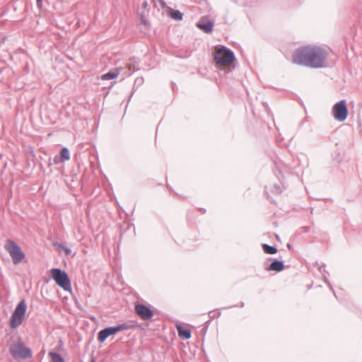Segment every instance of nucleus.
Instances as JSON below:
<instances>
[{"mask_svg":"<svg viewBox=\"0 0 362 362\" xmlns=\"http://www.w3.org/2000/svg\"><path fill=\"white\" fill-rule=\"evenodd\" d=\"M197 26L201 30H204L205 33H209L213 30L214 24L213 23L209 22H199L197 24Z\"/></svg>","mask_w":362,"mask_h":362,"instance_id":"nucleus-11","label":"nucleus"},{"mask_svg":"<svg viewBox=\"0 0 362 362\" xmlns=\"http://www.w3.org/2000/svg\"><path fill=\"white\" fill-rule=\"evenodd\" d=\"M125 328L126 326L124 325H119L116 327H110L105 328L99 332L98 335V339L101 343L104 342L108 337L114 335L116 333L124 329Z\"/></svg>","mask_w":362,"mask_h":362,"instance_id":"nucleus-8","label":"nucleus"},{"mask_svg":"<svg viewBox=\"0 0 362 362\" xmlns=\"http://www.w3.org/2000/svg\"><path fill=\"white\" fill-rule=\"evenodd\" d=\"M177 331L180 337L185 339H189L191 337V332L189 329H182L180 326H177Z\"/></svg>","mask_w":362,"mask_h":362,"instance_id":"nucleus-15","label":"nucleus"},{"mask_svg":"<svg viewBox=\"0 0 362 362\" xmlns=\"http://www.w3.org/2000/svg\"><path fill=\"white\" fill-rule=\"evenodd\" d=\"M135 310L136 313L144 320H149L153 316L152 311L144 305H136Z\"/></svg>","mask_w":362,"mask_h":362,"instance_id":"nucleus-9","label":"nucleus"},{"mask_svg":"<svg viewBox=\"0 0 362 362\" xmlns=\"http://www.w3.org/2000/svg\"><path fill=\"white\" fill-rule=\"evenodd\" d=\"M69 159L70 155L69 149L64 147L62 149L60 155L54 156L53 161L54 164H59L65 160H69Z\"/></svg>","mask_w":362,"mask_h":362,"instance_id":"nucleus-10","label":"nucleus"},{"mask_svg":"<svg viewBox=\"0 0 362 362\" xmlns=\"http://www.w3.org/2000/svg\"><path fill=\"white\" fill-rule=\"evenodd\" d=\"M52 279L56 284L64 291H71V286L67 274L60 269L54 268L50 271Z\"/></svg>","mask_w":362,"mask_h":362,"instance_id":"nucleus-6","label":"nucleus"},{"mask_svg":"<svg viewBox=\"0 0 362 362\" xmlns=\"http://www.w3.org/2000/svg\"><path fill=\"white\" fill-rule=\"evenodd\" d=\"M142 7H143L144 8L146 9V8H147V7H148V3H147L146 1H144V2L142 3Z\"/></svg>","mask_w":362,"mask_h":362,"instance_id":"nucleus-23","label":"nucleus"},{"mask_svg":"<svg viewBox=\"0 0 362 362\" xmlns=\"http://www.w3.org/2000/svg\"><path fill=\"white\" fill-rule=\"evenodd\" d=\"M37 1V5L39 8L42 7V0H36Z\"/></svg>","mask_w":362,"mask_h":362,"instance_id":"nucleus-21","label":"nucleus"},{"mask_svg":"<svg viewBox=\"0 0 362 362\" xmlns=\"http://www.w3.org/2000/svg\"><path fill=\"white\" fill-rule=\"evenodd\" d=\"M63 348V342L62 340L59 341L58 350H61Z\"/></svg>","mask_w":362,"mask_h":362,"instance_id":"nucleus-22","label":"nucleus"},{"mask_svg":"<svg viewBox=\"0 0 362 362\" xmlns=\"http://www.w3.org/2000/svg\"><path fill=\"white\" fill-rule=\"evenodd\" d=\"M141 20L144 24H147V21L145 19V17L143 14L141 15Z\"/></svg>","mask_w":362,"mask_h":362,"instance_id":"nucleus-20","label":"nucleus"},{"mask_svg":"<svg viewBox=\"0 0 362 362\" xmlns=\"http://www.w3.org/2000/svg\"><path fill=\"white\" fill-rule=\"evenodd\" d=\"M119 74V70L118 69H115L112 70H110L108 73L103 74L101 76V78L103 80H111L113 78H115L118 76Z\"/></svg>","mask_w":362,"mask_h":362,"instance_id":"nucleus-13","label":"nucleus"},{"mask_svg":"<svg viewBox=\"0 0 362 362\" xmlns=\"http://www.w3.org/2000/svg\"><path fill=\"white\" fill-rule=\"evenodd\" d=\"M158 4L160 6L161 8H165L166 4L163 0H158Z\"/></svg>","mask_w":362,"mask_h":362,"instance_id":"nucleus-19","label":"nucleus"},{"mask_svg":"<svg viewBox=\"0 0 362 362\" xmlns=\"http://www.w3.org/2000/svg\"><path fill=\"white\" fill-rule=\"evenodd\" d=\"M348 107L345 100L336 103L332 108L333 117L339 122H344L348 117Z\"/></svg>","mask_w":362,"mask_h":362,"instance_id":"nucleus-7","label":"nucleus"},{"mask_svg":"<svg viewBox=\"0 0 362 362\" xmlns=\"http://www.w3.org/2000/svg\"><path fill=\"white\" fill-rule=\"evenodd\" d=\"M27 310V304L25 300H21L15 308L13 313L10 326L11 328H17L19 327L25 319V312Z\"/></svg>","mask_w":362,"mask_h":362,"instance_id":"nucleus-5","label":"nucleus"},{"mask_svg":"<svg viewBox=\"0 0 362 362\" xmlns=\"http://www.w3.org/2000/svg\"><path fill=\"white\" fill-rule=\"evenodd\" d=\"M214 61L220 66L230 65L235 59L233 52L224 46H218L215 48Z\"/></svg>","mask_w":362,"mask_h":362,"instance_id":"nucleus-2","label":"nucleus"},{"mask_svg":"<svg viewBox=\"0 0 362 362\" xmlns=\"http://www.w3.org/2000/svg\"><path fill=\"white\" fill-rule=\"evenodd\" d=\"M48 356L51 358L52 362H64V358L56 352L50 351Z\"/></svg>","mask_w":362,"mask_h":362,"instance_id":"nucleus-16","label":"nucleus"},{"mask_svg":"<svg viewBox=\"0 0 362 362\" xmlns=\"http://www.w3.org/2000/svg\"><path fill=\"white\" fill-rule=\"evenodd\" d=\"M327 52L322 47L308 45L297 49L293 55V62L311 68H320L325 65Z\"/></svg>","mask_w":362,"mask_h":362,"instance_id":"nucleus-1","label":"nucleus"},{"mask_svg":"<svg viewBox=\"0 0 362 362\" xmlns=\"http://www.w3.org/2000/svg\"><path fill=\"white\" fill-rule=\"evenodd\" d=\"M58 248L60 251L64 252V253L67 255H69L71 253V249L63 245H58Z\"/></svg>","mask_w":362,"mask_h":362,"instance_id":"nucleus-18","label":"nucleus"},{"mask_svg":"<svg viewBox=\"0 0 362 362\" xmlns=\"http://www.w3.org/2000/svg\"><path fill=\"white\" fill-rule=\"evenodd\" d=\"M167 13L172 18L176 21H181L183 17V14L180 11L177 10H173V8L168 7H167Z\"/></svg>","mask_w":362,"mask_h":362,"instance_id":"nucleus-12","label":"nucleus"},{"mask_svg":"<svg viewBox=\"0 0 362 362\" xmlns=\"http://www.w3.org/2000/svg\"><path fill=\"white\" fill-rule=\"evenodd\" d=\"M9 351L14 358H27L32 356L30 349L20 339L11 344Z\"/></svg>","mask_w":362,"mask_h":362,"instance_id":"nucleus-4","label":"nucleus"},{"mask_svg":"<svg viewBox=\"0 0 362 362\" xmlns=\"http://www.w3.org/2000/svg\"><path fill=\"white\" fill-rule=\"evenodd\" d=\"M263 250L264 252L267 254H275L277 252V250L276 247L268 245L267 244L263 245Z\"/></svg>","mask_w":362,"mask_h":362,"instance_id":"nucleus-17","label":"nucleus"},{"mask_svg":"<svg viewBox=\"0 0 362 362\" xmlns=\"http://www.w3.org/2000/svg\"><path fill=\"white\" fill-rule=\"evenodd\" d=\"M284 267L283 262L275 260L270 264L268 269L270 271L281 272L284 269Z\"/></svg>","mask_w":362,"mask_h":362,"instance_id":"nucleus-14","label":"nucleus"},{"mask_svg":"<svg viewBox=\"0 0 362 362\" xmlns=\"http://www.w3.org/2000/svg\"><path fill=\"white\" fill-rule=\"evenodd\" d=\"M5 250L11 256L13 263L18 264L25 258V255L22 249L13 240L8 239L4 245Z\"/></svg>","mask_w":362,"mask_h":362,"instance_id":"nucleus-3","label":"nucleus"}]
</instances>
